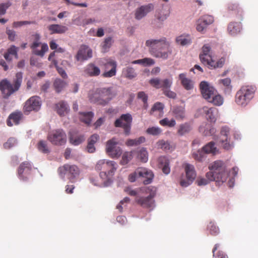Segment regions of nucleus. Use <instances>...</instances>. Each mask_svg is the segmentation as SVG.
<instances>
[{"mask_svg": "<svg viewBox=\"0 0 258 258\" xmlns=\"http://www.w3.org/2000/svg\"><path fill=\"white\" fill-rule=\"evenodd\" d=\"M117 169V164L113 161L100 160L96 164L95 169L100 171L99 176L101 181L95 182L94 178H91V182L94 185L98 186L106 187L110 185L113 181V177Z\"/></svg>", "mask_w": 258, "mask_h": 258, "instance_id": "f257e3e1", "label": "nucleus"}, {"mask_svg": "<svg viewBox=\"0 0 258 258\" xmlns=\"http://www.w3.org/2000/svg\"><path fill=\"white\" fill-rule=\"evenodd\" d=\"M146 45L149 48L150 54L156 58L167 59L172 53L170 43L165 37L159 39L147 40Z\"/></svg>", "mask_w": 258, "mask_h": 258, "instance_id": "f03ea898", "label": "nucleus"}, {"mask_svg": "<svg viewBox=\"0 0 258 258\" xmlns=\"http://www.w3.org/2000/svg\"><path fill=\"white\" fill-rule=\"evenodd\" d=\"M116 95V92L113 87H101L90 91L88 94V98L92 103L105 106Z\"/></svg>", "mask_w": 258, "mask_h": 258, "instance_id": "7ed1b4c3", "label": "nucleus"}, {"mask_svg": "<svg viewBox=\"0 0 258 258\" xmlns=\"http://www.w3.org/2000/svg\"><path fill=\"white\" fill-rule=\"evenodd\" d=\"M210 171L206 174V176L211 181L223 183L225 182L228 177V173L226 170L224 163L217 160L209 166Z\"/></svg>", "mask_w": 258, "mask_h": 258, "instance_id": "20e7f679", "label": "nucleus"}, {"mask_svg": "<svg viewBox=\"0 0 258 258\" xmlns=\"http://www.w3.org/2000/svg\"><path fill=\"white\" fill-rule=\"evenodd\" d=\"M22 73L18 72L16 74L13 84L7 79H3L1 81L0 90L4 98H8L19 89L22 82Z\"/></svg>", "mask_w": 258, "mask_h": 258, "instance_id": "39448f33", "label": "nucleus"}, {"mask_svg": "<svg viewBox=\"0 0 258 258\" xmlns=\"http://www.w3.org/2000/svg\"><path fill=\"white\" fill-rule=\"evenodd\" d=\"M211 49L209 44H205L203 46L200 54L201 62L210 69L221 68L224 63V58H221L217 61L214 60L211 55Z\"/></svg>", "mask_w": 258, "mask_h": 258, "instance_id": "423d86ee", "label": "nucleus"}, {"mask_svg": "<svg viewBox=\"0 0 258 258\" xmlns=\"http://www.w3.org/2000/svg\"><path fill=\"white\" fill-rule=\"evenodd\" d=\"M256 87L254 86H243L238 90L235 95V101L238 105L246 106L253 98Z\"/></svg>", "mask_w": 258, "mask_h": 258, "instance_id": "0eeeda50", "label": "nucleus"}, {"mask_svg": "<svg viewBox=\"0 0 258 258\" xmlns=\"http://www.w3.org/2000/svg\"><path fill=\"white\" fill-rule=\"evenodd\" d=\"M146 192L150 194L148 197H138L136 198V201L143 208L153 209L155 206V201L153 199L156 195V188L154 187H148Z\"/></svg>", "mask_w": 258, "mask_h": 258, "instance_id": "6e6552de", "label": "nucleus"}, {"mask_svg": "<svg viewBox=\"0 0 258 258\" xmlns=\"http://www.w3.org/2000/svg\"><path fill=\"white\" fill-rule=\"evenodd\" d=\"M218 140L223 148L226 150H230L234 147L233 141L231 137V131L227 126H224L221 128Z\"/></svg>", "mask_w": 258, "mask_h": 258, "instance_id": "1a4fd4ad", "label": "nucleus"}, {"mask_svg": "<svg viewBox=\"0 0 258 258\" xmlns=\"http://www.w3.org/2000/svg\"><path fill=\"white\" fill-rule=\"evenodd\" d=\"M47 140L53 145L61 146L66 143L67 135L62 129L53 130L48 133Z\"/></svg>", "mask_w": 258, "mask_h": 258, "instance_id": "9d476101", "label": "nucleus"}, {"mask_svg": "<svg viewBox=\"0 0 258 258\" xmlns=\"http://www.w3.org/2000/svg\"><path fill=\"white\" fill-rule=\"evenodd\" d=\"M33 36L34 37V41L30 45L32 53L36 55L43 57L45 52L48 50V46L45 43H41L40 42L41 38L40 34L36 33Z\"/></svg>", "mask_w": 258, "mask_h": 258, "instance_id": "9b49d317", "label": "nucleus"}, {"mask_svg": "<svg viewBox=\"0 0 258 258\" xmlns=\"http://www.w3.org/2000/svg\"><path fill=\"white\" fill-rule=\"evenodd\" d=\"M132 119V116L130 114H122L115 121L114 126L116 127H122L125 135L128 136L131 133Z\"/></svg>", "mask_w": 258, "mask_h": 258, "instance_id": "f8f14e48", "label": "nucleus"}, {"mask_svg": "<svg viewBox=\"0 0 258 258\" xmlns=\"http://www.w3.org/2000/svg\"><path fill=\"white\" fill-rule=\"evenodd\" d=\"M59 174L64 177L67 175L71 182H74V178L80 173L79 168L75 165L64 164L58 169Z\"/></svg>", "mask_w": 258, "mask_h": 258, "instance_id": "ddd939ff", "label": "nucleus"}, {"mask_svg": "<svg viewBox=\"0 0 258 258\" xmlns=\"http://www.w3.org/2000/svg\"><path fill=\"white\" fill-rule=\"evenodd\" d=\"M32 166L28 161L22 162L17 169V175L20 180L27 181L29 176L31 174Z\"/></svg>", "mask_w": 258, "mask_h": 258, "instance_id": "4468645a", "label": "nucleus"}, {"mask_svg": "<svg viewBox=\"0 0 258 258\" xmlns=\"http://www.w3.org/2000/svg\"><path fill=\"white\" fill-rule=\"evenodd\" d=\"M184 170L186 173V179H181L180 184L181 186L187 187L195 180L196 177V172L192 165L186 163L184 165Z\"/></svg>", "mask_w": 258, "mask_h": 258, "instance_id": "2eb2a0df", "label": "nucleus"}, {"mask_svg": "<svg viewBox=\"0 0 258 258\" xmlns=\"http://www.w3.org/2000/svg\"><path fill=\"white\" fill-rule=\"evenodd\" d=\"M41 105L40 98L37 96H34L27 100L24 107L25 111L30 112L32 111H38Z\"/></svg>", "mask_w": 258, "mask_h": 258, "instance_id": "dca6fc26", "label": "nucleus"}, {"mask_svg": "<svg viewBox=\"0 0 258 258\" xmlns=\"http://www.w3.org/2000/svg\"><path fill=\"white\" fill-rule=\"evenodd\" d=\"M92 57V51L88 46L82 45L78 50L75 58L77 61H84Z\"/></svg>", "mask_w": 258, "mask_h": 258, "instance_id": "f3484780", "label": "nucleus"}, {"mask_svg": "<svg viewBox=\"0 0 258 258\" xmlns=\"http://www.w3.org/2000/svg\"><path fill=\"white\" fill-rule=\"evenodd\" d=\"M154 9V7L152 4H149L141 6L136 10L135 14L136 19L138 20L142 19L149 13L153 11Z\"/></svg>", "mask_w": 258, "mask_h": 258, "instance_id": "a211bd4d", "label": "nucleus"}, {"mask_svg": "<svg viewBox=\"0 0 258 258\" xmlns=\"http://www.w3.org/2000/svg\"><path fill=\"white\" fill-rule=\"evenodd\" d=\"M200 89L203 97L207 100H210L211 99L215 91V89L205 81L201 83Z\"/></svg>", "mask_w": 258, "mask_h": 258, "instance_id": "6ab92c4d", "label": "nucleus"}, {"mask_svg": "<svg viewBox=\"0 0 258 258\" xmlns=\"http://www.w3.org/2000/svg\"><path fill=\"white\" fill-rule=\"evenodd\" d=\"M203 112L205 115L207 120L212 122H215L218 116V110L215 107L204 106L202 108Z\"/></svg>", "mask_w": 258, "mask_h": 258, "instance_id": "aec40b11", "label": "nucleus"}, {"mask_svg": "<svg viewBox=\"0 0 258 258\" xmlns=\"http://www.w3.org/2000/svg\"><path fill=\"white\" fill-rule=\"evenodd\" d=\"M139 177L145 178L143 180L144 184H148L152 182L154 178V174L153 172L146 168H139Z\"/></svg>", "mask_w": 258, "mask_h": 258, "instance_id": "412c9836", "label": "nucleus"}, {"mask_svg": "<svg viewBox=\"0 0 258 258\" xmlns=\"http://www.w3.org/2000/svg\"><path fill=\"white\" fill-rule=\"evenodd\" d=\"M214 21V17L211 15H205L201 17L197 22L196 29L199 32L203 31V27L202 28L201 25L204 24V25L207 27L208 25L212 24Z\"/></svg>", "mask_w": 258, "mask_h": 258, "instance_id": "4be33fe9", "label": "nucleus"}, {"mask_svg": "<svg viewBox=\"0 0 258 258\" xmlns=\"http://www.w3.org/2000/svg\"><path fill=\"white\" fill-rule=\"evenodd\" d=\"M171 113L177 120H182L185 118V110L183 106H174L171 110Z\"/></svg>", "mask_w": 258, "mask_h": 258, "instance_id": "5701e85b", "label": "nucleus"}, {"mask_svg": "<svg viewBox=\"0 0 258 258\" xmlns=\"http://www.w3.org/2000/svg\"><path fill=\"white\" fill-rule=\"evenodd\" d=\"M84 73L85 75L89 77H96L100 75V70L94 64L90 63L84 68Z\"/></svg>", "mask_w": 258, "mask_h": 258, "instance_id": "b1692460", "label": "nucleus"}, {"mask_svg": "<svg viewBox=\"0 0 258 258\" xmlns=\"http://www.w3.org/2000/svg\"><path fill=\"white\" fill-rule=\"evenodd\" d=\"M23 116L21 111H15L10 114L7 120V124L9 126H12L14 124H18Z\"/></svg>", "mask_w": 258, "mask_h": 258, "instance_id": "393cba45", "label": "nucleus"}, {"mask_svg": "<svg viewBox=\"0 0 258 258\" xmlns=\"http://www.w3.org/2000/svg\"><path fill=\"white\" fill-rule=\"evenodd\" d=\"M158 161L159 167L162 169V172L165 174H168L170 172L168 159L165 156H160Z\"/></svg>", "mask_w": 258, "mask_h": 258, "instance_id": "a878e982", "label": "nucleus"}, {"mask_svg": "<svg viewBox=\"0 0 258 258\" xmlns=\"http://www.w3.org/2000/svg\"><path fill=\"white\" fill-rule=\"evenodd\" d=\"M47 29L50 34L64 33L68 30L66 26L58 24L50 25L47 27Z\"/></svg>", "mask_w": 258, "mask_h": 258, "instance_id": "bb28decb", "label": "nucleus"}, {"mask_svg": "<svg viewBox=\"0 0 258 258\" xmlns=\"http://www.w3.org/2000/svg\"><path fill=\"white\" fill-rule=\"evenodd\" d=\"M108 66H111L112 68L110 71L105 72L103 73L102 76L104 78H111L116 75L117 67L116 62L114 61L108 62L105 64L106 68H107Z\"/></svg>", "mask_w": 258, "mask_h": 258, "instance_id": "cd10ccee", "label": "nucleus"}, {"mask_svg": "<svg viewBox=\"0 0 258 258\" xmlns=\"http://www.w3.org/2000/svg\"><path fill=\"white\" fill-rule=\"evenodd\" d=\"M55 110L59 115L63 116L68 113L69 108L66 103L63 101H60L56 104Z\"/></svg>", "mask_w": 258, "mask_h": 258, "instance_id": "c85d7f7f", "label": "nucleus"}, {"mask_svg": "<svg viewBox=\"0 0 258 258\" xmlns=\"http://www.w3.org/2000/svg\"><path fill=\"white\" fill-rule=\"evenodd\" d=\"M85 141V137L83 135H78L76 133H71L70 136V142L75 146L81 144Z\"/></svg>", "mask_w": 258, "mask_h": 258, "instance_id": "c756f323", "label": "nucleus"}, {"mask_svg": "<svg viewBox=\"0 0 258 258\" xmlns=\"http://www.w3.org/2000/svg\"><path fill=\"white\" fill-rule=\"evenodd\" d=\"M179 78L183 87L187 90H190L193 88V83L192 81L186 77L185 74H180L179 75Z\"/></svg>", "mask_w": 258, "mask_h": 258, "instance_id": "7c9ffc66", "label": "nucleus"}, {"mask_svg": "<svg viewBox=\"0 0 258 258\" xmlns=\"http://www.w3.org/2000/svg\"><path fill=\"white\" fill-rule=\"evenodd\" d=\"M192 129L190 123L185 122L179 125L177 130V134L180 136H182L189 133Z\"/></svg>", "mask_w": 258, "mask_h": 258, "instance_id": "2f4dec72", "label": "nucleus"}, {"mask_svg": "<svg viewBox=\"0 0 258 258\" xmlns=\"http://www.w3.org/2000/svg\"><path fill=\"white\" fill-rule=\"evenodd\" d=\"M241 30L240 23L231 22L229 24L227 28L228 33L231 35H235L238 33Z\"/></svg>", "mask_w": 258, "mask_h": 258, "instance_id": "473e14b6", "label": "nucleus"}, {"mask_svg": "<svg viewBox=\"0 0 258 258\" xmlns=\"http://www.w3.org/2000/svg\"><path fill=\"white\" fill-rule=\"evenodd\" d=\"M231 80L230 78H225L219 80V83L222 85L224 92L226 94H229L232 90V86L231 85Z\"/></svg>", "mask_w": 258, "mask_h": 258, "instance_id": "72a5a7b5", "label": "nucleus"}, {"mask_svg": "<svg viewBox=\"0 0 258 258\" xmlns=\"http://www.w3.org/2000/svg\"><path fill=\"white\" fill-rule=\"evenodd\" d=\"M53 87L57 93L60 92L67 86V83L60 79H56L53 82Z\"/></svg>", "mask_w": 258, "mask_h": 258, "instance_id": "f704fd0d", "label": "nucleus"}, {"mask_svg": "<svg viewBox=\"0 0 258 258\" xmlns=\"http://www.w3.org/2000/svg\"><path fill=\"white\" fill-rule=\"evenodd\" d=\"M155 60L149 57H146L143 59H138L132 62L133 64H140L144 67L150 66L155 63Z\"/></svg>", "mask_w": 258, "mask_h": 258, "instance_id": "c9c22d12", "label": "nucleus"}, {"mask_svg": "<svg viewBox=\"0 0 258 258\" xmlns=\"http://www.w3.org/2000/svg\"><path fill=\"white\" fill-rule=\"evenodd\" d=\"M80 118L81 121L89 125L93 117V113L91 111L88 112H80Z\"/></svg>", "mask_w": 258, "mask_h": 258, "instance_id": "e433bc0d", "label": "nucleus"}, {"mask_svg": "<svg viewBox=\"0 0 258 258\" xmlns=\"http://www.w3.org/2000/svg\"><path fill=\"white\" fill-rule=\"evenodd\" d=\"M145 141L144 137H140L135 139H128L125 142V145L127 146H137L144 143Z\"/></svg>", "mask_w": 258, "mask_h": 258, "instance_id": "4c0bfd02", "label": "nucleus"}, {"mask_svg": "<svg viewBox=\"0 0 258 258\" xmlns=\"http://www.w3.org/2000/svg\"><path fill=\"white\" fill-rule=\"evenodd\" d=\"M203 151L205 153H212L213 154H216L218 152V150L213 142H211L203 147Z\"/></svg>", "mask_w": 258, "mask_h": 258, "instance_id": "58836bf2", "label": "nucleus"}, {"mask_svg": "<svg viewBox=\"0 0 258 258\" xmlns=\"http://www.w3.org/2000/svg\"><path fill=\"white\" fill-rule=\"evenodd\" d=\"M156 145L158 148L161 149L165 151H168L172 150V147L168 141L164 140H159L157 143Z\"/></svg>", "mask_w": 258, "mask_h": 258, "instance_id": "ea45409f", "label": "nucleus"}, {"mask_svg": "<svg viewBox=\"0 0 258 258\" xmlns=\"http://www.w3.org/2000/svg\"><path fill=\"white\" fill-rule=\"evenodd\" d=\"M138 158L143 163H146L148 160V153L146 148H142L138 152Z\"/></svg>", "mask_w": 258, "mask_h": 258, "instance_id": "a19ab883", "label": "nucleus"}, {"mask_svg": "<svg viewBox=\"0 0 258 258\" xmlns=\"http://www.w3.org/2000/svg\"><path fill=\"white\" fill-rule=\"evenodd\" d=\"M176 42L181 45L184 46L191 43V38L189 35H181L177 37Z\"/></svg>", "mask_w": 258, "mask_h": 258, "instance_id": "79ce46f5", "label": "nucleus"}, {"mask_svg": "<svg viewBox=\"0 0 258 258\" xmlns=\"http://www.w3.org/2000/svg\"><path fill=\"white\" fill-rule=\"evenodd\" d=\"M160 125L163 126H167L169 127H173L176 125L175 120L173 118L169 120L168 118L165 117L159 121Z\"/></svg>", "mask_w": 258, "mask_h": 258, "instance_id": "37998d69", "label": "nucleus"}, {"mask_svg": "<svg viewBox=\"0 0 258 258\" xmlns=\"http://www.w3.org/2000/svg\"><path fill=\"white\" fill-rule=\"evenodd\" d=\"M208 101L216 106H220L223 103V97L220 95H215V93L211 99Z\"/></svg>", "mask_w": 258, "mask_h": 258, "instance_id": "c03bdc74", "label": "nucleus"}, {"mask_svg": "<svg viewBox=\"0 0 258 258\" xmlns=\"http://www.w3.org/2000/svg\"><path fill=\"white\" fill-rule=\"evenodd\" d=\"M117 142L115 138H112L111 140H108L106 143V151L108 154L111 152L116 147Z\"/></svg>", "mask_w": 258, "mask_h": 258, "instance_id": "a18cd8bd", "label": "nucleus"}, {"mask_svg": "<svg viewBox=\"0 0 258 258\" xmlns=\"http://www.w3.org/2000/svg\"><path fill=\"white\" fill-rule=\"evenodd\" d=\"M122 72L125 77L128 79H133L137 76L134 69L132 67H126L123 69Z\"/></svg>", "mask_w": 258, "mask_h": 258, "instance_id": "49530a36", "label": "nucleus"}, {"mask_svg": "<svg viewBox=\"0 0 258 258\" xmlns=\"http://www.w3.org/2000/svg\"><path fill=\"white\" fill-rule=\"evenodd\" d=\"M37 148L40 152L43 153H48L49 152V148L46 141H40L37 144Z\"/></svg>", "mask_w": 258, "mask_h": 258, "instance_id": "de8ad7c7", "label": "nucleus"}, {"mask_svg": "<svg viewBox=\"0 0 258 258\" xmlns=\"http://www.w3.org/2000/svg\"><path fill=\"white\" fill-rule=\"evenodd\" d=\"M133 158V155L131 152H124L122 156L120 164L122 165L127 164Z\"/></svg>", "mask_w": 258, "mask_h": 258, "instance_id": "09e8293b", "label": "nucleus"}, {"mask_svg": "<svg viewBox=\"0 0 258 258\" xmlns=\"http://www.w3.org/2000/svg\"><path fill=\"white\" fill-rule=\"evenodd\" d=\"M164 108V105L163 103L160 102H157L151 108L150 110V114H152L154 112L156 111L163 112Z\"/></svg>", "mask_w": 258, "mask_h": 258, "instance_id": "8fccbe9b", "label": "nucleus"}, {"mask_svg": "<svg viewBox=\"0 0 258 258\" xmlns=\"http://www.w3.org/2000/svg\"><path fill=\"white\" fill-rule=\"evenodd\" d=\"M162 132V130L159 127L153 126L149 127L146 130V133L151 135L158 136Z\"/></svg>", "mask_w": 258, "mask_h": 258, "instance_id": "3c124183", "label": "nucleus"}, {"mask_svg": "<svg viewBox=\"0 0 258 258\" xmlns=\"http://www.w3.org/2000/svg\"><path fill=\"white\" fill-rule=\"evenodd\" d=\"M208 229L211 234L213 235H217L219 232V228L212 222H210L208 225Z\"/></svg>", "mask_w": 258, "mask_h": 258, "instance_id": "603ef678", "label": "nucleus"}, {"mask_svg": "<svg viewBox=\"0 0 258 258\" xmlns=\"http://www.w3.org/2000/svg\"><path fill=\"white\" fill-rule=\"evenodd\" d=\"M138 98L142 100L144 103V107L145 109L148 107V95L143 91H141L138 93Z\"/></svg>", "mask_w": 258, "mask_h": 258, "instance_id": "864d4df0", "label": "nucleus"}, {"mask_svg": "<svg viewBox=\"0 0 258 258\" xmlns=\"http://www.w3.org/2000/svg\"><path fill=\"white\" fill-rule=\"evenodd\" d=\"M193 158L199 161H202L205 158V153L203 151H198L192 153Z\"/></svg>", "mask_w": 258, "mask_h": 258, "instance_id": "5fc2aeb1", "label": "nucleus"}, {"mask_svg": "<svg viewBox=\"0 0 258 258\" xmlns=\"http://www.w3.org/2000/svg\"><path fill=\"white\" fill-rule=\"evenodd\" d=\"M172 84V79H165L161 80V88L163 89V91L165 89H170Z\"/></svg>", "mask_w": 258, "mask_h": 258, "instance_id": "6e6d98bb", "label": "nucleus"}, {"mask_svg": "<svg viewBox=\"0 0 258 258\" xmlns=\"http://www.w3.org/2000/svg\"><path fill=\"white\" fill-rule=\"evenodd\" d=\"M212 181L208 178L203 177H198L196 182L199 186L206 185L210 182Z\"/></svg>", "mask_w": 258, "mask_h": 258, "instance_id": "4d7b16f0", "label": "nucleus"}, {"mask_svg": "<svg viewBox=\"0 0 258 258\" xmlns=\"http://www.w3.org/2000/svg\"><path fill=\"white\" fill-rule=\"evenodd\" d=\"M122 151L120 147H116L108 155L111 158H118L121 154Z\"/></svg>", "mask_w": 258, "mask_h": 258, "instance_id": "13d9d810", "label": "nucleus"}, {"mask_svg": "<svg viewBox=\"0 0 258 258\" xmlns=\"http://www.w3.org/2000/svg\"><path fill=\"white\" fill-rule=\"evenodd\" d=\"M12 5L10 2L0 4V15H4L6 14L7 10Z\"/></svg>", "mask_w": 258, "mask_h": 258, "instance_id": "bf43d9fd", "label": "nucleus"}, {"mask_svg": "<svg viewBox=\"0 0 258 258\" xmlns=\"http://www.w3.org/2000/svg\"><path fill=\"white\" fill-rule=\"evenodd\" d=\"M219 244H216L214 246V247L213 249V256H217L219 258H228V256L226 254H225L223 251H218V253L216 254L215 253V251L217 249L218 247H219Z\"/></svg>", "mask_w": 258, "mask_h": 258, "instance_id": "052dcab7", "label": "nucleus"}, {"mask_svg": "<svg viewBox=\"0 0 258 258\" xmlns=\"http://www.w3.org/2000/svg\"><path fill=\"white\" fill-rule=\"evenodd\" d=\"M150 84L156 89L161 88V80L159 78H153L149 81Z\"/></svg>", "mask_w": 258, "mask_h": 258, "instance_id": "680f3d73", "label": "nucleus"}, {"mask_svg": "<svg viewBox=\"0 0 258 258\" xmlns=\"http://www.w3.org/2000/svg\"><path fill=\"white\" fill-rule=\"evenodd\" d=\"M16 143V140L14 138H10L7 142L4 144V147L5 149H9L13 147Z\"/></svg>", "mask_w": 258, "mask_h": 258, "instance_id": "e2e57ef3", "label": "nucleus"}, {"mask_svg": "<svg viewBox=\"0 0 258 258\" xmlns=\"http://www.w3.org/2000/svg\"><path fill=\"white\" fill-rule=\"evenodd\" d=\"M35 21H17L14 22L13 24V26L14 27H19L24 25L35 24Z\"/></svg>", "mask_w": 258, "mask_h": 258, "instance_id": "0e129e2a", "label": "nucleus"}, {"mask_svg": "<svg viewBox=\"0 0 258 258\" xmlns=\"http://www.w3.org/2000/svg\"><path fill=\"white\" fill-rule=\"evenodd\" d=\"M163 94L169 98L175 99L176 97V94L169 89L164 90Z\"/></svg>", "mask_w": 258, "mask_h": 258, "instance_id": "69168bd1", "label": "nucleus"}, {"mask_svg": "<svg viewBox=\"0 0 258 258\" xmlns=\"http://www.w3.org/2000/svg\"><path fill=\"white\" fill-rule=\"evenodd\" d=\"M113 42L112 39L111 37L106 38L103 42V45L102 46L103 48L104 49H108L110 47Z\"/></svg>", "mask_w": 258, "mask_h": 258, "instance_id": "338daca9", "label": "nucleus"}, {"mask_svg": "<svg viewBox=\"0 0 258 258\" xmlns=\"http://www.w3.org/2000/svg\"><path fill=\"white\" fill-rule=\"evenodd\" d=\"M18 48L16 47L15 45L11 46L8 49V52L11 55H15L16 58H18Z\"/></svg>", "mask_w": 258, "mask_h": 258, "instance_id": "774afa93", "label": "nucleus"}]
</instances>
